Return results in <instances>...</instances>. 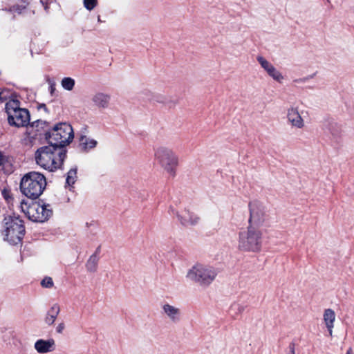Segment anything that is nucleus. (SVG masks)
Masks as SVG:
<instances>
[{
    "label": "nucleus",
    "instance_id": "obj_4",
    "mask_svg": "<svg viewBox=\"0 0 354 354\" xmlns=\"http://www.w3.org/2000/svg\"><path fill=\"white\" fill-rule=\"evenodd\" d=\"M263 232L259 227L248 225L239 234L238 248L241 251L257 252L262 245Z\"/></svg>",
    "mask_w": 354,
    "mask_h": 354
},
{
    "label": "nucleus",
    "instance_id": "obj_9",
    "mask_svg": "<svg viewBox=\"0 0 354 354\" xmlns=\"http://www.w3.org/2000/svg\"><path fill=\"white\" fill-rule=\"evenodd\" d=\"M6 111L10 124L19 127L28 124L30 120L29 113L28 110L20 108V103L17 100H10L7 102Z\"/></svg>",
    "mask_w": 354,
    "mask_h": 354
},
{
    "label": "nucleus",
    "instance_id": "obj_26",
    "mask_svg": "<svg viewBox=\"0 0 354 354\" xmlns=\"http://www.w3.org/2000/svg\"><path fill=\"white\" fill-rule=\"evenodd\" d=\"M167 95L158 94L154 96V100L159 104L165 105L166 102H168L167 101Z\"/></svg>",
    "mask_w": 354,
    "mask_h": 354
},
{
    "label": "nucleus",
    "instance_id": "obj_16",
    "mask_svg": "<svg viewBox=\"0 0 354 354\" xmlns=\"http://www.w3.org/2000/svg\"><path fill=\"white\" fill-rule=\"evenodd\" d=\"M34 348L40 354L50 353L55 349V342L53 339H40L35 342Z\"/></svg>",
    "mask_w": 354,
    "mask_h": 354
},
{
    "label": "nucleus",
    "instance_id": "obj_25",
    "mask_svg": "<svg viewBox=\"0 0 354 354\" xmlns=\"http://www.w3.org/2000/svg\"><path fill=\"white\" fill-rule=\"evenodd\" d=\"M41 285L46 288H50L53 286V281L51 277H46L41 281Z\"/></svg>",
    "mask_w": 354,
    "mask_h": 354
},
{
    "label": "nucleus",
    "instance_id": "obj_8",
    "mask_svg": "<svg viewBox=\"0 0 354 354\" xmlns=\"http://www.w3.org/2000/svg\"><path fill=\"white\" fill-rule=\"evenodd\" d=\"M154 159L167 173L172 176L175 175L178 158L171 149L162 145L156 147Z\"/></svg>",
    "mask_w": 354,
    "mask_h": 354
},
{
    "label": "nucleus",
    "instance_id": "obj_6",
    "mask_svg": "<svg viewBox=\"0 0 354 354\" xmlns=\"http://www.w3.org/2000/svg\"><path fill=\"white\" fill-rule=\"evenodd\" d=\"M45 136L49 144L62 148L68 145L74 137L72 127L66 122L56 124Z\"/></svg>",
    "mask_w": 354,
    "mask_h": 354
},
{
    "label": "nucleus",
    "instance_id": "obj_14",
    "mask_svg": "<svg viewBox=\"0 0 354 354\" xmlns=\"http://www.w3.org/2000/svg\"><path fill=\"white\" fill-rule=\"evenodd\" d=\"M111 95L103 92L94 93L91 98L93 106L98 109H106L109 106Z\"/></svg>",
    "mask_w": 354,
    "mask_h": 354
},
{
    "label": "nucleus",
    "instance_id": "obj_24",
    "mask_svg": "<svg viewBox=\"0 0 354 354\" xmlns=\"http://www.w3.org/2000/svg\"><path fill=\"white\" fill-rule=\"evenodd\" d=\"M97 4V0H84V6L88 10H92Z\"/></svg>",
    "mask_w": 354,
    "mask_h": 354
},
{
    "label": "nucleus",
    "instance_id": "obj_30",
    "mask_svg": "<svg viewBox=\"0 0 354 354\" xmlns=\"http://www.w3.org/2000/svg\"><path fill=\"white\" fill-rule=\"evenodd\" d=\"M289 353L288 354H295V344H291L289 346Z\"/></svg>",
    "mask_w": 354,
    "mask_h": 354
},
{
    "label": "nucleus",
    "instance_id": "obj_1",
    "mask_svg": "<svg viewBox=\"0 0 354 354\" xmlns=\"http://www.w3.org/2000/svg\"><path fill=\"white\" fill-rule=\"evenodd\" d=\"M35 158L37 164L41 167L54 171L62 165L66 158V150L50 144L39 148Z\"/></svg>",
    "mask_w": 354,
    "mask_h": 354
},
{
    "label": "nucleus",
    "instance_id": "obj_7",
    "mask_svg": "<svg viewBox=\"0 0 354 354\" xmlns=\"http://www.w3.org/2000/svg\"><path fill=\"white\" fill-rule=\"evenodd\" d=\"M20 208L25 215L34 222H44L53 215L50 205L41 204L38 202L28 205L24 200H22L20 202Z\"/></svg>",
    "mask_w": 354,
    "mask_h": 354
},
{
    "label": "nucleus",
    "instance_id": "obj_21",
    "mask_svg": "<svg viewBox=\"0 0 354 354\" xmlns=\"http://www.w3.org/2000/svg\"><path fill=\"white\" fill-rule=\"evenodd\" d=\"M62 88L66 91H71L75 86V80L71 77H64L61 81Z\"/></svg>",
    "mask_w": 354,
    "mask_h": 354
},
{
    "label": "nucleus",
    "instance_id": "obj_18",
    "mask_svg": "<svg viewBox=\"0 0 354 354\" xmlns=\"http://www.w3.org/2000/svg\"><path fill=\"white\" fill-rule=\"evenodd\" d=\"M59 312H60L59 306L57 304L53 305L52 307L47 312V313L45 316L44 322L48 326L53 325L55 323Z\"/></svg>",
    "mask_w": 354,
    "mask_h": 354
},
{
    "label": "nucleus",
    "instance_id": "obj_2",
    "mask_svg": "<svg viewBox=\"0 0 354 354\" xmlns=\"http://www.w3.org/2000/svg\"><path fill=\"white\" fill-rule=\"evenodd\" d=\"M217 270L208 264L196 263L186 272V279L200 286L207 288L216 279Z\"/></svg>",
    "mask_w": 354,
    "mask_h": 354
},
{
    "label": "nucleus",
    "instance_id": "obj_13",
    "mask_svg": "<svg viewBox=\"0 0 354 354\" xmlns=\"http://www.w3.org/2000/svg\"><path fill=\"white\" fill-rule=\"evenodd\" d=\"M258 62L261 66L264 69L267 74L271 77L274 80L279 83H281L283 80V76L279 71H278L274 65L269 61L266 59L261 56H259L257 58Z\"/></svg>",
    "mask_w": 354,
    "mask_h": 354
},
{
    "label": "nucleus",
    "instance_id": "obj_10",
    "mask_svg": "<svg viewBox=\"0 0 354 354\" xmlns=\"http://www.w3.org/2000/svg\"><path fill=\"white\" fill-rule=\"evenodd\" d=\"M169 209L173 214L176 216L178 221L183 226H196L199 224L201 221L200 216L189 207H185L180 211H176L174 208L171 206Z\"/></svg>",
    "mask_w": 354,
    "mask_h": 354
},
{
    "label": "nucleus",
    "instance_id": "obj_15",
    "mask_svg": "<svg viewBox=\"0 0 354 354\" xmlns=\"http://www.w3.org/2000/svg\"><path fill=\"white\" fill-rule=\"evenodd\" d=\"M162 313L171 322L177 323L180 320V309L169 304L162 305Z\"/></svg>",
    "mask_w": 354,
    "mask_h": 354
},
{
    "label": "nucleus",
    "instance_id": "obj_19",
    "mask_svg": "<svg viewBox=\"0 0 354 354\" xmlns=\"http://www.w3.org/2000/svg\"><path fill=\"white\" fill-rule=\"evenodd\" d=\"M99 261V257L97 252L93 254L88 258L86 263V268L88 272H95L97 269V265Z\"/></svg>",
    "mask_w": 354,
    "mask_h": 354
},
{
    "label": "nucleus",
    "instance_id": "obj_29",
    "mask_svg": "<svg viewBox=\"0 0 354 354\" xmlns=\"http://www.w3.org/2000/svg\"><path fill=\"white\" fill-rule=\"evenodd\" d=\"M3 195L5 198V199L8 201V202H10V200L12 199V197L10 194V192L8 191H6V190H4L3 192Z\"/></svg>",
    "mask_w": 354,
    "mask_h": 354
},
{
    "label": "nucleus",
    "instance_id": "obj_17",
    "mask_svg": "<svg viewBox=\"0 0 354 354\" xmlns=\"http://www.w3.org/2000/svg\"><path fill=\"white\" fill-rule=\"evenodd\" d=\"M325 325L329 332V335L332 336L333 328L334 327V322L335 320V313L330 308L326 309L323 315Z\"/></svg>",
    "mask_w": 354,
    "mask_h": 354
},
{
    "label": "nucleus",
    "instance_id": "obj_5",
    "mask_svg": "<svg viewBox=\"0 0 354 354\" xmlns=\"http://www.w3.org/2000/svg\"><path fill=\"white\" fill-rule=\"evenodd\" d=\"M25 234L24 222L15 216H8L3 220L1 235L3 240L12 245L19 243Z\"/></svg>",
    "mask_w": 354,
    "mask_h": 354
},
{
    "label": "nucleus",
    "instance_id": "obj_31",
    "mask_svg": "<svg viewBox=\"0 0 354 354\" xmlns=\"http://www.w3.org/2000/svg\"><path fill=\"white\" fill-rule=\"evenodd\" d=\"M345 354H354V353H353V351L352 348H351V347H350V348L347 350V351H346V353Z\"/></svg>",
    "mask_w": 354,
    "mask_h": 354
},
{
    "label": "nucleus",
    "instance_id": "obj_27",
    "mask_svg": "<svg viewBox=\"0 0 354 354\" xmlns=\"http://www.w3.org/2000/svg\"><path fill=\"white\" fill-rule=\"evenodd\" d=\"M167 101L168 102H166L165 106L169 108L174 107L178 104V100L169 95H168Z\"/></svg>",
    "mask_w": 354,
    "mask_h": 354
},
{
    "label": "nucleus",
    "instance_id": "obj_12",
    "mask_svg": "<svg viewBox=\"0 0 354 354\" xmlns=\"http://www.w3.org/2000/svg\"><path fill=\"white\" fill-rule=\"evenodd\" d=\"M288 124L295 129H301L305 127V121L299 112L298 106H291L286 111Z\"/></svg>",
    "mask_w": 354,
    "mask_h": 354
},
{
    "label": "nucleus",
    "instance_id": "obj_11",
    "mask_svg": "<svg viewBox=\"0 0 354 354\" xmlns=\"http://www.w3.org/2000/svg\"><path fill=\"white\" fill-rule=\"evenodd\" d=\"M249 208V225H253L260 228V226L263 224L266 219L264 206L258 201H252L250 203Z\"/></svg>",
    "mask_w": 354,
    "mask_h": 354
},
{
    "label": "nucleus",
    "instance_id": "obj_3",
    "mask_svg": "<svg viewBox=\"0 0 354 354\" xmlns=\"http://www.w3.org/2000/svg\"><path fill=\"white\" fill-rule=\"evenodd\" d=\"M46 186L45 176L39 172L32 171L21 178L20 190L26 197L35 199L42 194Z\"/></svg>",
    "mask_w": 354,
    "mask_h": 354
},
{
    "label": "nucleus",
    "instance_id": "obj_32",
    "mask_svg": "<svg viewBox=\"0 0 354 354\" xmlns=\"http://www.w3.org/2000/svg\"><path fill=\"white\" fill-rule=\"evenodd\" d=\"M55 91V84H51L50 85V93H53Z\"/></svg>",
    "mask_w": 354,
    "mask_h": 354
},
{
    "label": "nucleus",
    "instance_id": "obj_22",
    "mask_svg": "<svg viewBox=\"0 0 354 354\" xmlns=\"http://www.w3.org/2000/svg\"><path fill=\"white\" fill-rule=\"evenodd\" d=\"M77 179V169H71L68 171L66 177V184L68 185H72L75 183Z\"/></svg>",
    "mask_w": 354,
    "mask_h": 354
},
{
    "label": "nucleus",
    "instance_id": "obj_23",
    "mask_svg": "<svg viewBox=\"0 0 354 354\" xmlns=\"http://www.w3.org/2000/svg\"><path fill=\"white\" fill-rule=\"evenodd\" d=\"M12 93L6 89L0 88V102H3L10 98Z\"/></svg>",
    "mask_w": 354,
    "mask_h": 354
},
{
    "label": "nucleus",
    "instance_id": "obj_28",
    "mask_svg": "<svg viewBox=\"0 0 354 354\" xmlns=\"http://www.w3.org/2000/svg\"><path fill=\"white\" fill-rule=\"evenodd\" d=\"M65 328H66V325L64 324V322H60L57 324V327H56V332L58 333V334H62L64 330H65Z\"/></svg>",
    "mask_w": 354,
    "mask_h": 354
},
{
    "label": "nucleus",
    "instance_id": "obj_20",
    "mask_svg": "<svg viewBox=\"0 0 354 354\" xmlns=\"http://www.w3.org/2000/svg\"><path fill=\"white\" fill-rule=\"evenodd\" d=\"M80 145L84 149H92L94 148L97 145V141L93 139H90L85 136H81L80 139Z\"/></svg>",
    "mask_w": 354,
    "mask_h": 354
}]
</instances>
